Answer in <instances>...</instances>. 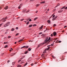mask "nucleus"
<instances>
[{"instance_id": "1", "label": "nucleus", "mask_w": 67, "mask_h": 67, "mask_svg": "<svg viewBox=\"0 0 67 67\" xmlns=\"http://www.w3.org/2000/svg\"><path fill=\"white\" fill-rule=\"evenodd\" d=\"M28 47H29V46H24L21 47V49H23V48H27Z\"/></svg>"}, {"instance_id": "2", "label": "nucleus", "mask_w": 67, "mask_h": 67, "mask_svg": "<svg viewBox=\"0 0 67 67\" xmlns=\"http://www.w3.org/2000/svg\"><path fill=\"white\" fill-rule=\"evenodd\" d=\"M10 22H7V24H5L7 25V26H9V25H10Z\"/></svg>"}, {"instance_id": "3", "label": "nucleus", "mask_w": 67, "mask_h": 67, "mask_svg": "<svg viewBox=\"0 0 67 67\" xmlns=\"http://www.w3.org/2000/svg\"><path fill=\"white\" fill-rule=\"evenodd\" d=\"M53 35L54 36H56V35H57V33L56 32H54L53 33Z\"/></svg>"}, {"instance_id": "4", "label": "nucleus", "mask_w": 67, "mask_h": 67, "mask_svg": "<svg viewBox=\"0 0 67 67\" xmlns=\"http://www.w3.org/2000/svg\"><path fill=\"white\" fill-rule=\"evenodd\" d=\"M48 37H47L46 38V40L44 41V42H45V43H46L47 42H48V41H47V40H48Z\"/></svg>"}, {"instance_id": "5", "label": "nucleus", "mask_w": 67, "mask_h": 67, "mask_svg": "<svg viewBox=\"0 0 67 67\" xmlns=\"http://www.w3.org/2000/svg\"><path fill=\"white\" fill-rule=\"evenodd\" d=\"M8 9V6H6L4 8V9H5V10H7V9Z\"/></svg>"}, {"instance_id": "6", "label": "nucleus", "mask_w": 67, "mask_h": 67, "mask_svg": "<svg viewBox=\"0 0 67 67\" xmlns=\"http://www.w3.org/2000/svg\"><path fill=\"white\" fill-rule=\"evenodd\" d=\"M45 43H46L44 41V42H43L42 43H41L40 44V45L41 46V45H43Z\"/></svg>"}, {"instance_id": "7", "label": "nucleus", "mask_w": 67, "mask_h": 67, "mask_svg": "<svg viewBox=\"0 0 67 67\" xmlns=\"http://www.w3.org/2000/svg\"><path fill=\"white\" fill-rule=\"evenodd\" d=\"M43 26H44L43 25H42V26H41L40 28H39L40 30H41V29H42V27H43Z\"/></svg>"}, {"instance_id": "8", "label": "nucleus", "mask_w": 67, "mask_h": 67, "mask_svg": "<svg viewBox=\"0 0 67 67\" xmlns=\"http://www.w3.org/2000/svg\"><path fill=\"white\" fill-rule=\"evenodd\" d=\"M63 10H59L58 11V12L59 13L60 12H63Z\"/></svg>"}, {"instance_id": "9", "label": "nucleus", "mask_w": 67, "mask_h": 67, "mask_svg": "<svg viewBox=\"0 0 67 67\" xmlns=\"http://www.w3.org/2000/svg\"><path fill=\"white\" fill-rule=\"evenodd\" d=\"M2 21H3V22H5V21H6V20H5L4 19V18H3L2 19Z\"/></svg>"}, {"instance_id": "10", "label": "nucleus", "mask_w": 67, "mask_h": 67, "mask_svg": "<svg viewBox=\"0 0 67 67\" xmlns=\"http://www.w3.org/2000/svg\"><path fill=\"white\" fill-rule=\"evenodd\" d=\"M50 48V47H48L47 49H45V51H48L49 49Z\"/></svg>"}, {"instance_id": "11", "label": "nucleus", "mask_w": 67, "mask_h": 67, "mask_svg": "<svg viewBox=\"0 0 67 67\" xmlns=\"http://www.w3.org/2000/svg\"><path fill=\"white\" fill-rule=\"evenodd\" d=\"M21 4H20L19 6L18 7V8L19 9H20L21 8V7L22 6H21Z\"/></svg>"}, {"instance_id": "12", "label": "nucleus", "mask_w": 67, "mask_h": 67, "mask_svg": "<svg viewBox=\"0 0 67 67\" xmlns=\"http://www.w3.org/2000/svg\"><path fill=\"white\" fill-rule=\"evenodd\" d=\"M18 67H21V65H20L18 64L17 65Z\"/></svg>"}, {"instance_id": "13", "label": "nucleus", "mask_w": 67, "mask_h": 67, "mask_svg": "<svg viewBox=\"0 0 67 67\" xmlns=\"http://www.w3.org/2000/svg\"><path fill=\"white\" fill-rule=\"evenodd\" d=\"M51 42V41H49L48 42V41L47 42L46 44H49V42Z\"/></svg>"}, {"instance_id": "14", "label": "nucleus", "mask_w": 67, "mask_h": 67, "mask_svg": "<svg viewBox=\"0 0 67 67\" xmlns=\"http://www.w3.org/2000/svg\"><path fill=\"white\" fill-rule=\"evenodd\" d=\"M33 25H29V27H32V26Z\"/></svg>"}, {"instance_id": "15", "label": "nucleus", "mask_w": 67, "mask_h": 67, "mask_svg": "<svg viewBox=\"0 0 67 67\" xmlns=\"http://www.w3.org/2000/svg\"><path fill=\"white\" fill-rule=\"evenodd\" d=\"M22 41H23V39H21L19 41V42H22Z\"/></svg>"}, {"instance_id": "16", "label": "nucleus", "mask_w": 67, "mask_h": 67, "mask_svg": "<svg viewBox=\"0 0 67 67\" xmlns=\"http://www.w3.org/2000/svg\"><path fill=\"white\" fill-rule=\"evenodd\" d=\"M37 19H38V18L37 17H36L34 19V21H35V20H36Z\"/></svg>"}, {"instance_id": "17", "label": "nucleus", "mask_w": 67, "mask_h": 67, "mask_svg": "<svg viewBox=\"0 0 67 67\" xmlns=\"http://www.w3.org/2000/svg\"><path fill=\"white\" fill-rule=\"evenodd\" d=\"M45 2L44 1H42L41 2V3H45Z\"/></svg>"}, {"instance_id": "18", "label": "nucleus", "mask_w": 67, "mask_h": 67, "mask_svg": "<svg viewBox=\"0 0 67 67\" xmlns=\"http://www.w3.org/2000/svg\"><path fill=\"white\" fill-rule=\"evenodd\" d=\"M14 29L13 28H12V29H11L12 31H14Z\"/></svg>"}, {"instance_id": "19", "label": "nucleus", "mask_w": 67, "mask_h": 67, "mask_svg": "<svg viewBox=\"0 0 67 67\" xmlns=\"http://www.w3.org/2000/svg\"><path fill=\"white\" fill-rule=\"evenodd\" d=\"M40 46H41V44H39V45H38L37 47V48H38V47H40Z\"/></svg>"}, {"instance_id": "20", "label": "nucleus", "mask_w": 67, "mask_h": 67, "mask_svg": "<svg viewBox=\"0 0 67 67\" xmlns=\"http://www.w3.org/2000/svg\"><path fill=\"white\" fill-rule=\"evenodd\" d=\"M56 19V18H54L53 19H52V20L53 21H54V20H55Z\"/></svg>"}, {"instance_id": "21", "label": "nucleus", "mask_w": 67, "mask_h": 67, "mask_svg": "<svg viewBox=\"0 0 67 67\" xmlns=\"http://www.w3.org/2000/svg\"><path fill=\"white\" fill-rule=\"evenodd\" d=\"M15 54V53H14V54L12 53V55H11V56H13V55H14V54Z\"/></svg>"}, {"instance_id": "22", "label": "nucleus", "mask_w": 67, "mask_h": 67, "mask_svg": "<svg viewBox=\"0 0 67 67\" xmlns=\"http://www.w3.org/2000/svg\"><path fill=\"white\" fill-rule=\"evenodd\" d=\"M27 64V63H26L24 66H25Z\"/></svg>"}, {"instance_id": "23", "label": "nucleus", "mask_w": 67, "mask_h": 67, "mask_svg": "<svg viewBox=\"0 0 67 67\" xmlns=\"http://www.w3.org/2000/svg\"><path fill=\"white\" fill-rule=\"evenodd\" d=\"M59 41V40H57V41H56L55 43H58V41Z\"/></svg>"}, {"instance_id": "24", "label": "nucleus", "mask_w": 67, "mask_h": 67, "mask_svg": "<svg viewBox=\"0 0 67 67\" xmlns=\"http://www.w3.org/2000/svg\"><path fill=\"white\" fill-rule=\"evenodd\" d=\"M28 53V51H27L26 52H25V54H26L27 53Z\"/></svg>"}, {"instance_id": "25", "label": "nucleus", "mask_w": 67, "mask_h": 67, "mask_svg": "<svg viewBox=\"0 0 67 67\" xmlns=\"http://www.w3.org/2000/svg\"><path fill=\"white\" fill-rule=\"evenodd\" d=\"M51 39V37H49L48 39L47 40V41H49V40Z\"/></svg>"}, {"instance_id": "26", "label": "nucleus", "mask_w": 67, "mask_h": 67, "mask_svg": "<svg viewBox=\"0 0 67 67\" xmlns=\"http://www.w3.org/2000/svg\"><path fill=\"white\" fill-rule=\"evenodd\" d=\"M28 50L29 51H31V48H29Z\"/></svg>"}, {"instance_id": "27", "label": "nucleus", "mask_w": 67, "mask_h": 67, "mask_svg": "<svg viewBox=\"0 0 67 67\" xmlns=\"http://www.w3.org/2000/svg\"><path fill=\"white\" fill-rule=\"evenodd\" d=\"M47 22L48 23H50V20H48L47 21Z\"/></svg>"}, {"instance_id": "28", "label": "nucleus", "mask_w": 67, "mask_h": 67, "mask_svg": "<svg viewBox=\"0 0 67 67\" xmlns=\"http://www.w3.org/2000/svg\"><path fill=\"white\" fill-rule=\"evenodd\" d=\"M4 27H7V26H8L7 25H6V24L4 26Z\"/></svg>"}, {"instance_id": "29", "label": "nucleus", "mask_w": 67, "mask_h": 67, "mask_svg": "<svg viewBox=\"0 0 67 67\" xmlns=\"http://www.w3.org/2000/svg\"><path fill=\"white\" fill-rule=\"evenodd\" d=\"M8 46L6 45L4 47L5 48H7V47Z\"/></svg>"}, {"instance_id": "30", "label": "nucleus", "mask_w": 67, "mask_h": 67, "mask_svg": "<svg viewBox=\"0 0 67 67\" xmlns=\"http://www.w3.org/2000/svg\"><path fill=\"white\" fill-rule=\"evenodd\" d=\"M21 63H24V60H22L21 61Z\"/></svg>"}, {"instance_id": "31", "label": "nucleus", "mask_w": 67, "mask_h": 67, "mask_svg": "<svg viewBox=\"0 0 67 67\" xmlns=\"http://www.w3.org/2000/svg\"><path fill=\"white\" fill-rule=\"evenodd\" d=\"M14 64H15V62H13L12 63V64L13 65H14Z\"/></svg>"}, {"instance_id": "32", "label": "nucleus", "mask_w": 67, "mask_h": 67, "mask_svg": "<svg viewBox=\"0 0 67 67\" xmlns=\"http://www.w3.org/2000/svg\"><path fill=\"white\" fill-rule=\"evenodd\" d=\"M29 21H28L27 23H26V24H29Z\"/></svg>"}, {"instance_id": "33", "label": "nucleus", "mask_w": 67, "mask_h": 67, "mask_svg": "<svg viewBox=\"0 0 67 67\" xmlns=\"http://www.w3.org/2000/svg\"><path fill=\"white\" fill-rule=\"evenodd\" d=\"M11 37L10 36H9L8 37V38H11Z\"/></svg>"}, {"instance_id": "34", "label": "nucleus", "mask_w": 67, "mask_h": 67, "mask_svg": "<svg viewBox=\"0 0 67 67\" xmlns=\"http://www.w3.org/2000/svg\"><path fill=\"white\" fill-rule=\"evenodd\" d=\"M4 18V19H8V18H7V17H6L5 18Z\"/></svg>"}, {"instance_id": "35", "label": "nucleus", "mask_w": 67, "mask_h": 67, "mask_svg": "<svg viewBox=\"0 0 67 67\" xmlns=\"http://www.w3.org/2000/svg\"><path fill=\"white\" fill-rule=\"evenodd\" d=\"M51 36L52 37L53 36V34H51Z\"/></svg>"}, {"instance_id": "36", "label": "nucleus", "mask_w": 67, "mask_h": 67, "mask_svg": "<svg viewBox=\"0 0 67 67\" xmlns=\"http://www.w3.org/2000/svg\"><path fill=\"white\" fill-rule=\"evenodd\" d=\"M29 11H30L29 10H28L26 12V13H28V12H29Z\"/></svg>"}, {"instance_id": "37", "label": "nucleus", "mask_w": 67, "mask_h": 67, "mask_svg": "<svg viewBox=\"0 0 67 67\" xmlns=\"http://www.w3.org/2000/svg\"><path fill=\"white\" fill-rule=\"evenodd\" d=\"M61 42H62V41H58V42L59 43H61Z\"/></svg>"}, {"instance_id": "38", "label": "nucleus", "mask_w": 67, "mask_h": 67, "mask_svg": "<svg viewBox=\"0 0 67 67\" xmlns=\"http://www.w3.org/2000/svg\"><path fill=\"white\" fill-rule=\"evenodd\" d=\"M39 5H40L39 4H38V5H36V7H37L38 6H39Z\"/></svg>"}, {"instance_id": "39", "label": "nucleus", "mask_w": 67, "mask_h": 67, "mask_svg": "<svg viewBox=\"0 0 67 67\" xmlns=\"http://www.w3.org/2000/svg\"><path fill=\"white\" fill-rule=\"evenodd\" d=\"M56 24H54L53 26H56Z\"/></svg>"}, {"instance_id": "40", "label": "nucleus", "mask_w": 67, "mask_h": 67, "mask_svg": "<svg viewBox=\"0 0 67 67\" xmlns=\"http://www.w3.org/2000/svg\"><path fill=\"white\" fill-rule=\"evenodd\" d=\"M20 62H21V60H19L18 62V63H19Z\"/></svg>"}, {"instance_id": "41", "label": "nucleus", "mask_w": 67, "mask_h": 67, "mask_svg": "<svg viewBox=\"0 0 67 67\" xmlns=\"http://www.w3.org/2000/svg\"><path fill=\"white\" fill-rule=\"evenodd\" d=\"M31 66H33V65H34V64L33 63H32L31 64Z\"/></svg>"}, {"instance_id": "42", "label": "nucleus", "mask_w": 67, "mask_h": 67, "mask_svg": "<svg viewBox=\"0 0 67 67\" xmlns=\"http://www.w3.org/2000/svg\"><path fill=\"white\" fill-rule=\"evenodd\" d=\"M60 5V4H57V6H58Z\"/></svg>"}, {"instance_id": "43", "label": "nucleus", "mask_w": 67, "mask_h": 67, "mask_svg": "<svg viewBox=\"0 0 67 67\" xmlns=\"http://www.w3.org/2000/svg\"><path fill=\"white\" fill-rule=\"evenodd\" d=\"M18 35H19V33H18L16 34V36H17Z\"/></svg>"}, {"instance_id": "44", "label": "nucleus", "mask_w": 67, "mask_h": 67, "mask_svg": "<svg viewBox=\"0 0 67 67\" xmlns=\"http://www.w3.org/2000/svg\"><path fill=\"white\" fill-rule=\"evenodd\" d=\"M42 34V32H40L39 34L40 35V34Z\"/></svg>"}, {"instance_id": "45", "label": "nucleus", "mask_w": 67, "mask_h": 67, "mask_svg": "<svg viewBox=\"0 0 67 67\" xmlns=\"http://www.w3.org/2000/svg\"><path fill=\"white\" fill-rule=\"evenodd\" d=\"M18 28H19L18 27H16V30H18Z\"/></svg>"}, {"instance_id": "46", "label": "nucleus", "mask_w": 67, "mask_h": 67, "mask_svg": "<svg viewBox=\"0 0 67 67\" xmlns=\"http://www.w3.org/2000/svg\"><path fill=\"white\" fill-rule=\"evenodd\" d=\"M52 57H53V58H55V57L54 56H52Z\"/></svg>"}, {"instance_id": "47", "label": "nucleus", "mask_w": 67, "mask_h": 67, "mask_svg": "<svg viewBox=\"0 0 67 67\" xmlns=\"http://www.w3.org/2000/svg\"><path fill=\"white\" fill-rule=\"evenodd\" d=\"M24 20V19H21L20 21H23Z\"/></svg>"}, {"instance_id": "48", "label": "nucleus", "mask_w": 67, "mask_h": 67, "mask_svg": "<svg viewBox=\"0 0 67 67\" xmlns=\"http://www.w3.org/2000/svg\"><path fill=\"white\" fill-rule=\"evenodd\" d=\"M29 21H32V20H31V19H30L29 20Z\"/></svg>"}, {"instance_id": "49", "label": "nucleus", "mask_w": 67, "mask_h": 67, "mask_svg": "<svg viewBox=\"0 0 67 67\" xmlns=\"http://www.w3.org/2000/svg\"><path fill=\"white\" fill-rule=\"evenodd\" d=\"M7 43V42H4V44H6V43Z\"/></svg>"}, {"instance_id": "50", "label": "nucleus", "mask_w": 67, "mask_h": 67, "mask_svg": "<svg viewBox=\"0 0 67 67\" xmlns=\"http://www.w3.org/2000/svg\"><path fill=\"white\" fill-rule=\"evenodd\" d=\"M44 54H42L41 56H44Z\"/></svg>"}, {"instance_id": "51", "label": "nucleus", "mask_w": 67, "mask_h": 67, "mask_svg": "<svg viewBox=\"0 0 67 67\" xmlns=\"http://www.w3.org/2000/svg\"><path fill=\"white\" fill-rule=\"evenodd\" d=\"M43 53H44V54H45V53H46V51H44V52H43Z\"/></svg>"}, {"instance_id": "52", "label": "nucleus", "mask_w": 67, "mask_h": 67, "mask_svg": "<svg viewBox=\"0 0 67 67\" xmlns=\"http://www.w3.org/2000/svg\"><path fill=\"white\" fill-rule=\"evenodd\" d=\"M52 16H53V15H52L49 18V19H51V18H52Z\"/></svg>"}, {"instance_id": "53", "label": "nucleus", "mask_w": 67, "mask_h": 67, "mask_svg": "<svg viewBox=\"0 0 67 67\" xmlns=\"http://www.w3.org/2000/svg\"><path fill=\"white\" fill-rule=\"evenodd\" d=\"M10 62V60H8V61H7V63H9V62Z\"/></svg>"}, {"instance_id": "54", "label": "nucleus", "mask_w": 67, "mask_h": 67, "mask_svg": "<svg viewBox=\"0 0 67 67\" xmlns=\"http://www.w3.org/2000/svg\"><path fill=\"white\" fill-rule=\"evenodd\" d=\"M26 11V9H24V11H25H25Z\"/></svg>"}, {"instance_id": "55", "label": "nucleus", "mask_w": 67, "mask_h": 67, "mask_svg": "<svg viewBox=\"0 0 67 67\" xmlns=\"http://www.w3.org/2000/svg\"><path fill=\"white\" fill-rule=\"evenodd\" d=\"M33 26H36V24H34L33 25Z\"/></svg>"}, {"instance_id": "56", "label": "nucleus", "mask_w": 67, "mask_h": 67, "mask_svg": "<svg viewBox=\"0 0 67 67\" xmlns=\"http://www.w3.org/2000/svg\"><path fill=\"white\" fill-rule=\"evenodd\" d=\"M55 16V15H54L53 16V18H54Z\"/></svg>"}, {"instance_id": "57", "label": "nucleus", "mask_w": 67, "mask_h": 67, "mask_svg": "<svg viewBox=\"0 0 67 67\" xmlns=\"http://www.w3.org/2000/svg\"><path fill=\"white\" fill-rule=\"evenodd\" d=\"M55 10H56V9H54L53 10V11H55Z\"/></svg>"}, {"instance_id": "58", "label": "nucleus", "mask_w": 67, "mask_h": 67, "mask_svg": "<svg viewBox=\"0 0 67 67\" xmlns=\"http://www.w3.org/2000/svg\"><path fill=\"white\" fill-rule=\"evenodd\" d=\"M3 24V23L0 24V26H1V25H2V24Z\"/></svg>"}, {"instance_id": "59", "label": "nucleus", "mask_w": 67, "mask_h": 67, "mask_svg": "<svg viewBox=\"0 0 67 67\" xmlns=\"http://www.w3.org/2000/svg\"><path fill=\"white\" fill-rule=\"evenodd\" d=\"M67 27V26H65L64 27V28H65V27Z\"/></svg>"}, {"instance_id": "60", "label": "nucleus", "mask_w": 67, "mask_h": 67, "mask_svg": "<svg viewBox=\"0 0 67 67\" xmlns=\"http://www.w3.org/2000/svg\"><path fill=\"white\" fill-rule=\"evenodd\" d=\"M38 12V10H37L36 12V13H37Z\"/></svg>"}, {"instance_id": "61", "label": "nucleus", "mask_w": 67, "mask_h": 67, "mask_svg": "<svg viewBox=\"0 0 67 67\" xmlns=\"http://www.w3.org/2000/svg\"><path fill=\"white\" fill-rule=\"evenodd\" d=\"M14 44H16V42H15L14 43Z\"/></svg>"}, {"instance_id": "62", "label": "nucleus", "mask_w": 67, "mask_h": 67, "mask_svg": "<svg viewBox=\"0 0 67 67\" xmlns=\"http://www.w3.org/2000/svg\"><path fill=\"white\" fill-rule=\"evenodd\" d=\"M51 45V46H53V45H53V44H52Z\"/></svg>"}, {"instance_id": "63", "label": "nucleus", "mask_w": 67, "mask_h": 67, "mask_svg": "<svg viewBox=\"0 0 67 67\" xmlns=\"http://www.w3.org/2000/svg\"><path fill=\"white\" fill-rule=\"evenodd\" d=\"M57 16H56V17H55V19H57Z\"/></svg>"}, {"instance_id": "64", "label": "nucleus", "mask_w": 67, "mask_h": 67, "mask_svg": "<svg viewBox=\"0 0 67 67\" xmlns=\"http://www.w3.org/2000/svg\"><path fill=\"white\" fill-rule=\"evenodd\" d=\"M67 9V7H66L65 8V9Z\"/></svg>"}]
</instances>
